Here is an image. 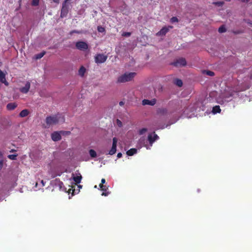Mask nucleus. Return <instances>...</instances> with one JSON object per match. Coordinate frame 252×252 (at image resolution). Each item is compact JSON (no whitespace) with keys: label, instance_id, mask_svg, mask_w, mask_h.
<instances>
[{"label":"nucleus","instance_id":"c03bdc74","mask_svg":"<svg viewBox=\"0 0 252 252\" xmlns=\"http://www.w3.org/2000/svg\"><path fill=\"white\" fill-rule=\"evenodd\" d=\"M16 151L15 150H13V149H12L10 151V152H16Z\"/></svg>","mask_w":252,"mask_h":252},{"label":"nucleus","instance_id":"e433bc0d","mask_svg":"<svg viewBox=\"0 0 252 252\" xmlns=\"http://www.w3.org/2000/svg\"><path fill=\"white\" fill-rule=\"evenodd\" d=\"M122 156V154L121 153H118V155H117V157L118 158H121Z\"/></svg>","mask_w":252,"mask_h":252},{"label":"nucleus","instance_id":"b1692460","mask_svg":"<svg viewBox=\"0 0 252 252\" xmlns=\"http://www.w3.org/2000/svg\"><path fill=\"white\" fill-rule=\"evenodd\" d=\"M201 106H202V102H201L200 101H198L196 103L195 106H194L193 109H197L198 108H201Z\"/></svg>","mask_w":252,"mask_h":252},{"label":"nucleus","instance_id":"f3484780","mask_svg":"<svg viewBox=\"0 0 252 252\" xmlns=\"http://www.w3.org/2000/svg\"><path fill=\"white\" fill-rule=\"evenodd\" d=\"M29 113V112L28 110L24 109L20 112L19 116L21 117H26L27 116H28Z\"/></svg>","mask_w":252,"mask_h":252},{"label":"nucleus","instance_id":"cd10ccee","mask_svg":"<svg viewBox=\"0 0 252 252\" xmlns=\"http://www.w3.org/2000/svg\"><path fill=\"white\" fill-rule=\"evenodd\" d=\"M45 54V53H40V54H38L36 55V59H39L41 58Z\"/></svg>","mask_w":252,"mask_h":252},{"label":"nucleus","instance_id":"a878e982","mask_svg":"<svg viewBox=\"0 0 252 252\" xmlns=\"http://www.w3.org/2000/svg\"><path fill=\"white\" fill-rule=\"evenodd\" d=\"M99 187L103 191H106L108 189V187L106 186H104L102 184L99 185Z\"/></svg>","mask_w":252,"mask_h":252},{"label":"nucleus","instance_id":"2eb2a0df","mask_svg":"<svg viewBox=\"0 0 252 252\" xmlns=\"http://www.w3.org/2000/svg\"><path fill=\"white\" fill-rule=\"evenodd\" d=\"M0 82L4 84L6 86L8 85V83L6 81L5 79V74L0 70Z\"/></svg>","mask_w":252,"mask_h":252},{"label":"nucleus","instance_id":"7c9ffc66","mask_svg":"<svg viewBox=\"0 0 252 252\" xmlns=\"http://www.w3.org/2000/svg\"><path fill=\"white\" fill-rule=\"evenodd\" d=\"M171 22L172 23H175V22H178V19L177 17H173L172 18H171V20H170Z\"/></svg>","mask_w":252,"mask_h":252},{"label":"nucleus","instance_id":"1a4fd4ad","mask_svg":"<svg viewBox=\"0 0 252 252\" xmlns=\"http://www.w3.org/2000/svg\"><path fill=\"white\" fill-rule=\"evenodd\" d=\"M172 28V26L164 27L157 34L158 36L164 35Z\"/></svg>","mask_w":252,"mask_h":252},{"label":"nucleus","instance_id":"423d86ee","mask_svg":"<svg viewBox=\"0 0 252 252\" xmlns=\"http://www.w3.org/2000/svg\"><path fill=\"white\" fill-rule=\"evenodd\" d=\"M107 58V57L104 54H97L95 57V62L97 63H101L105 62Z\"/></svg>","mask_w":252,"mask_h":252},{"label":"nucleus","instance_id":"c85d7f7f","mask_svg":"<svg viewBox=\"0 0 252 252\" xmlns=\"http://www.w3.org/2000/svg\"><path fill=\"white\" fill-rule=\"evenodd\" d=\"M39 0H32V5L34 6H36L39 3Z\"/></svg>","mask_w":252,"mask_h":252},{"label":"nucleus","instance_id":"de8ad7c7","mask_svg":"<svg viewBox=\"0 0 252 252\" xmlns=\"http://www.w3.org/2000/svg\"><path fill=\"white\" fill-rule=\"evenodd\" d=\"M94 188H97V186H94Z\"/></svg>","mask_w":252,"mask_h":252},{"label":"nucleus","instance_id":"bb28decb","mask_svg":"<svg viewBox=\"0 0 252 252\" xmlns=\"http://www.w3.org/2000/svg\"><path fill=\"white\" fill-rule=\"evenodd\" d=\"M226 31L225 28L224 26H221L219 28V32L220 33L224 32Z\"/></svg>","mask_w":252,"mask_h":252},{"label":"nucleus","instance_id":"20e7f679","mask_svg":"<svg viewBox=\"0 0 252 252\" xmlns=\"http://www.w3.org/2000/svg\"><path fill=\"white\" fill-rule=\"evenodd\" d=\"M64 121V117L61 114L54 116L48 117L46 119V124L49 126H53Z\"/></svg>","mask_w":252,"mask_h":252},{"label":"nucleus","instance_id":"6ab92c4d","mask_svg":"<svg viewBox=\"0 0 252 252\" xmlns=\"http://www.w3.org/2000/svg\"><path fill=\"white\" fill-rule=\"evenodd\" d=\"M86 72V69L84 67L81 66L79 70L78 74L80 76H83Z\"/></svg>","mask_w":252,"mask_h":252},{"label":"nucleus","instance_id":"a211bd4d","mask_svg":"<svg viewBox=\"0 0 252 252\" xmlns=\"http://www.w3.org/2000/svg\"><path fill=\"white\" fill-rule=\"evenodd\" d=\"M137 152V149H131L127 151L126 154L128 156H131L133 155L134 154L136 153Z\"/></svg>","mask_w":252,"mask_h":252},{"label":"nucleus","instance_id":"9b49d317","mask_svg":"<svg viewBox=\"0 0 252 252\" xmlns=\"http://www.w3.org/2000/svg\"><path fill=\"white\" fill-rule=\"evenodd\" d=\"M174 65L177 67H180L184 66L186 64V61L185 59L181 58L176 61L174 63Z\"/></svg>","mask_w":252,"mask_h":252},{"label":"nucleus","instance_id":"f257e3e1","mask_svg":"<svg viewBox=\"0 0 252 252\" xmlns=\"http://www.w3.org/2000/svg\"><path fill=\"white\" fill-rule=\"evenodd\" d=\"M234 95L232 93H229V95L227 93H225L222 97L220 95H219L217 92H212L209 94V97L207 98V100L209 101H214L216 100L217 102L220 104H222L225 102H228L231 100L230 98V96Z\"/></svg>","mask_w":252,"mask_h":252},{"label":"nucleus","instance_id":"7ed1b4c3","mask_svg":"<svg viewBox=\"0 0 252 252\" xmlns=\"http://www.w3.org/2000/svg\"><path fill=\"white\" fill-rule=\"evenodd\" d=\"M136 73L134 72H127L120 75L117 79V83H123L132 81L135 77Z\"/></svg>","mask_w":252,"mask_h":252},{"label":"nucleus","instance_id":"37998d69","mask_svg":"<svg viewBox=\"0 0 252 252\" xmlns=\"http://www.w3.org/2000/svg\"><path fill=\"white\" fill-rule=\"evenodd\" d=\"M41 183H42L43 186L45 185V183L43 180H41Z\"/></svg>","mask_w":252,"mask_h":252},{"label":"nucleus","instance_id":"f8f14e48","mask_svg":"<svg viewBox=\"0 0 252 252\" xmlns=\"http://www.w3.org/2000/svg\"><path fill=\"white\" fill-rule=\"evenodd\" d=\"M31 84L30 82H27L24 87L20 88V91L21 92L26 94L29 91L30 88Z\"/></svg>","mask_w":252,"mask_h":252},{"label":"nucleus","instance_id":"aec40b11","mask_svg":"<svg viewBox=\"0 0 252 252\" xmlns=\"http://www.w3.org/2000/svg\"><path fill=\"white\" fill-rule=\"evenodd\" d=\"M220 109L219 106H216L213 108L212 112L213 114H216L217 113H220Z\"/></svg>","mask_w":252,"mask_h":252},{"label":"nucleus","instance_id":"393cba45","mask_svg":"<svg viewBox=\"0 0 252 252\" xmlns=\"http://www.w3.org/2000/svg\"><path fill=\"white\" fill-rule=\"evenodd\" d=\"M175 84L179 87H181L183 85L182 80L177 79L176 80Z\"/></svg>","mask_w":252,"mask_h":252},{"label":"nucleus","instance_id":"f704fd0d","mask_svg":"<svg viewBox=\"0 0 252 252\" xmlns=\"http://www.w3.org/2000/svg\"><path fill=\"white\" fill-rule=\"evenodd\" d=\"M147 131V129L146 128H143L142 129H141L140 131H139V133L140 134H144L145 132H146V131Z\"/></svg>","mask_w":252,"mask_h":252},{"label":"nucleus","instance_id":"0eeeda50","mask_svg":"<svg viewBox=\"0 0 252 252\" xmlns=\"http://www.w3.org/2000/svg\"><path fill=\"white\" fill-rule=\"evenodd\" d=\"M76 47L80 50L84 51L88 49V45L84 41H78L76 43Z\"/></svg>","mask_w":252,"mask_h":252},{"label":"nucleus","instance_id":"72a5a7b5","mask_svg":"<svg viewBox=\"0 0 252 252\" xmlns=\"http://www.w3.org/2000/svg\"><path fill=\"white\" fill-rule=\"evenodd\" d=\"M213 4L215 5H219V6H221L223 4V2H222V1L214 2H213Z\"/></svg>","mask_w":252,"mask_h":252},{"label":"nucleus","instance_id":"9d476101","mask_svg":"<svg viewBox=\"0 0 252 252\" xmlns=\"http://www.w3.org/2000/svg\"><path fill=\"white\" fill-rule=\"evenodd\" d=\"M62 132L55 131L51 135L52 139L54 141H58L61 139Z\"/></svg>","mask_w":252,"mask_h":252},{"label":"nucleus","instance_id":"a19ab883","mask_svg":"<svg viewBox=\"0 0 252 252\" xmlns=\"http://www.w3.org/2000/svg\"><path fill=\"white\" fill-rule=\"evenodd\" d=\"M119 104L120 106H123L124 104V102L123 101H121L120 102Z\"/></svg>","mask_w":252,"mask_h":252},{"label":"nucleus","instance_id":"ea45409f","mask_svg":"<svg viewBox=\"0 0 252 252\" xmlns=\"http://www.w3.org/2000/svg\"><path fill=\"white\" fill-rule=\"evenodd\" d=\"M108 193L103 192L102 193V195H103V196H107L108 195Z\"/></svg>","mask_w":252,"mask_h":252},{"label":"nucleus","instance_id":"dca6fc26","mask_svg":"<svg viewBox=\"0 0 252 252\" xmlns=\"http://www.w3.org/2000/svg\"><path fill=\"white\" fill-rule=\"evenodd\" d=\"M16 107H17V104L15 103H9L6 106L7 109L9 110H13Z\"/></svg>","mask_w":252,"mask_h":252},{"label":"nucleus","instance_id":"473e14b6","mask_svg":"<svg viewBox=\"0 0 252 252\" xmlns=\"http://www.w3.org/2000/svg\"><path fill=\"white\" fill-rule=\"evenodd\" d=\"M1 155L0 153V169H1L2 168V167L3 166V161L1 158Z\"/></svg>","mask_w":252,"mask_h":252},{"label":"nucleus","instance_id":"49530a36","mask_svg":"<svg viewBox=\"0 0 252 252\" xmlns=\"http://www.w3.org/2000/svg\"><path fill=\"white\" fill-rule=\"evenodd\" d=\"M162 111H163V112H164V111H166V110H165V109H163V110H162Z\"/></svg>","mask_w":252,"mask_h":252},{"label":"nucleus","instance_id":"c9c22d12","mask_svg":"<svg viewBox=\"0 0 252 252\" xmlns=\"http://www.w3.org/2000/svg\"><path fill=\"white\" fill-rule=\"evenodd\" d=\"M122 35H123V36H129L130 35V32H124L123 33Z\"/></svg>","mask_w":252,"mask_h":252},{"label":"nucleus","instance_id":"79ce46f5","mask_svg":"<svg viewBox=\"0 0 252 252\" xmlns=\"http://www.w3.org/2000/svg\"><path fill=\"white\" fill-rule=\"evenodd\" d=\"M54 2H56V3H59V0H53Z\"/></svg>","mask_w":252,"mask_h":252},{"label":"nucleus","instance_id":"f03ea898","mask_svg":"<svg viewBox=\"0 0 252 252\" xmlns=\"http://www.w3.org/2000/svg\"><path fill=\"white\" fill-rule=\"evenodd\" d=\"M158 136L155 132L149 134L148 137V141L150 143V146L147 144V140H145V137H142L139 140L140 143L145 147L147 149H150L152 146L153 143L158 139Z\"/></svg>","mask_w":252,"mask_h":252},{"label":"nucleus","instance_id":"58836bf2","mask_svg":"<svg viewBox=\"0 0 252 252\" xmlns=\"http://www.w3.org/2000/svg\"><path fill=\"white\" fill-rule=\"evenodd\" d=\"M101 182V183L100 184L103 185V184H104L105 183V180L104 179H102Z\"/></svg>","mask_w":252,"mask_h":252},{"label":"nucleus","instance_id":"a18cd8bd","mask_svg":"<svg viewBox=\"0 0 252 252\" xmlns=\"http://www.w3.org/2000/svg\"><path fill=\"white\" fill-rule=\"evenodd\" d=\"M248 23L250 24L252 27V23L248 22Z\"/></svg>","mask_w":252,"mask_h":252},{"label":"nucleus","instance_id":"c756f323","mask_svg":"<svg viewBox=\"0 0 252 252\" xmlns=\"http://www.w3.org/2000/svg\"><path fill=\"white\" fill-rule=\"evenodd\" d=\"M97 30L100 32H103L105 31V29L102 27L98 26L97 27Z\"/></svg>","mask_w":252,"mask_h":252},{"label":"nucleus","instance_id":"4be33fe9","mask_svg":"<svg viewBox=\"0 0 252 252\" xmlns=\"http://www.w3.org/2000/svg\"><path fill=\"white\" fill-rule=\"evenodd\" d=\"M17 156V154L9 155L8 156V158L11 160H16Z\"/></svg>","mask_w":252,"mask_h":252},{"label":"nucleus","instance_id":"4468645a","mask_svg":"<svg viewBox=\"0 0 252 252\" xmlns=\"http://www.w3.org/2000/svg\"><path fill=\"white\" fill-rule=\"evenodd\" d=\"M156 103V100L155 99H153L152 100L148 99H144L142 101V104L143 105H149L151 106L154 105Z\"/></svg>","mask_w":252,"mask_h":252},{"label":"nucleus","instance_id":"4c0bfd02","mask_svg":"<svg viewBox=\"0 0 252 252\" xmlns=\"http://www.w3.org/2000/svg\"><path fill=\"white\" fill-rule=\"evenodd\" d=\"M242 2H248L250 0H239Z\"/></svg>","mask_w":252,"mask_h":252},{"label":"nucleus","instance_id":"2f4dec72","mask_svg":"<svg viewBox=\"0 0 252 252\" xmlns=\"http://www.w3.org/2000/svg\"><path fill=\"white\" fill-rule=\"evenodd\" d=\"M116 124H117V126L119 127H122L123 126L122 122L118 119H117L116 121Z\"/></svg>","mask_w":252,"mask_h":252},{"label":"nucleus","instance_id":"ddd939ff","mask_svg":"<svg viewBox=\"0 0 252 252\" xmlns=\"http://www.w3.org/2000/svg\"><path fill=\"white\" fill-rule=\"evenodd\" d=\"M66 2L65 1L64 3L63 4V7L61 10V17H62L66 16L68 11V7L66 4Z\"/></svg>","mask_w":252,"mask_h":252},{"label":"nucleus","instance_id":"39448f33","mask_svg":"<svg viewBox=\"0 0 252 252\" xmlns=\"http://www.w3.org/2000/svg\"><path fill=\"white\" fill-rule=\"evenodd\" d=\"M82 176L79 173H74L72 174V177L69 179L71 181L72 180L74 181L75 184H79L81 182Z\"/></svg>","mask_w":252,"mask_h":252},{"label":"nucleus","instance_id":"6e6552de","mask_svg":"<svg viewBox=\"0 0 252 252\" xmlns=\"http://www.w3.org/2000/svg\"><path fill=\"white\" fill-rule=\"evenodd\" d=\"M118 142V139L117 138L114 137L113 138V144L111 149L110 150L109 152V154L110 155H113L116 152V147L117 144Z\"/></svg>","mask_w":252,"mask_h":252},{"label":"nucleus","instance_id":"412c9836","mask_svg":"<svg viewBox=\"0 0 252 252\" xmlns=\"http://www.w3.org/2000/svg\"><path fill=\"white\" fill-rule=\"evenodd\" d=\"M89 154L92 158H95L96 157V153L94 150H90L89 151Z\"/></svg>","mask_w":252,"mask_h":252},{"label":"nucleus","instance_id":"5701e85b","mask_svg":"<svg viewBox=\"0 0 252 252\" xmlns=\"http://www.w3.org/2000/svg\"><path fill=\"white\" fill-rule=\"evenodd\" d=\"M203 73L211 76L214 75V73L213 72L209 70H204Z\"/></svg>","mask_w":252,"mask_h":252}]
</instances>
